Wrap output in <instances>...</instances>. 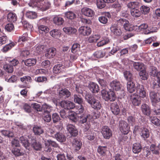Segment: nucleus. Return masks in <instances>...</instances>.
Here are the masks:
<instances>
[{
    "label": "nucleus",
    "instance_id": "obj_9",
    "mask_svg": "<svg viewBox=\"0 0 160 160\" xmlns=\"http://www.w3.org/2000/svg\"><path fill=\"white\" fill-rule=\"evenodd\" d=\"M27 137L28 138H30L32 137L31 134H28L25 136H22L20 137L19 138V140L22 145L26 149H28L30 145V143L28 142V140Z\"/></svg>",
    "mask_w": 160,
    "mask_h": 160
},
{
    "label": "nucleus",
    "instance_id": "obj_18",
    "mask_svg": "<svg viewBox=\"0 0 160 160\" xmlns=\"http://www.w3.org/2000/svg\"><path fill=\"white\" fill-rule=\"evenodd\" d=\"M65 66L61 64L55 65L53 68V72L56 74H58L64 71Z\"/></svg>",
    "mask_w": 160,
    "mask_h": 160
},
{
    "label": "nucleus",
    "instance_id": "obj_1",
    "mask_svg": "<svg viewBox=\"0 0 160 160\" xmlns=\"http://www.w3.org/2000/svg\"><path fill=\"white\" fill-rule=\"evenodd\" d=\"M85 98L92 108L96 111L101 109L102 108L101 102L95 98L92 95L87 93L85 95Z\"/></svg>",
    "mask_w": 160,
    "mask_h": 160
},
{
    "label": "nucleus",
    "instance_id": "obj_7",
    "mask_svg": "<svg viewBox=\"0 0 160 160\" xmlns=\"http://www.w3.org/2000/svg\"><path fill=\"white\" fill-rule=\"evenodd\" d=\"M119 126L121 132L124 134H127L130 131V128L126 122L121 120L119 121Z\"/></svg>",
    "mask_w": 160,
    "mask_h": 160
},
{
    "label": "nucleus",
    "instance_id": "obj_34",
    "mask_svg": "<svg viewBox=\"0 0 160 160\" xmlns=\"http://www.w3.org/2000/svg\"><path fill=\"white\" fill-rule=\"evenodd\" d=\"M8 20L11 22H15L17 20V16L16 14L13 12H9L7 15Z\"/></svg>",
    "mask_w": 160,
    "mask_h": 160
},
{
    "label": "nucleus",
    "instance_id": "obj_61",
    "mask_svg": "<svg viewBox=\"0 0 160 160\" xmlns=\"http://www.w3.org/2000/svg\"><path fill=\"white\" fill-rule=\"evenodd\" d=\"M109 42V39L108 38H106L98 42L97 43V45L98 47H101L108 43Z\"/></svg>",
    "mask_w": 160,
    "mask_h": 160
},
{
    "label": "nucleus",
    "instance_id": "obj_3",
    "mask_svg": "<svg viewBox=\"0 0 160 160\" xmlns=\"http://www.w3.org/2000/svg\"><path fill=\"white\" fill-rule=\"evenodd\" d=\"M33 5V6L42 11L48 9L50 6V3L46 0H35Z\"/></svg>",
    "mask_w": 160,
    "mask_h": 160
},
{
    "label": "nucleus",
    "instance_id": "obj_30",
    "mask_svg": "<svg viewBox=\"0 0 160 160\" xmlns=\"http://www.w3.org/2000/svg\"><path fill=\"white\" fill-rule=\"evenodd\" d=\"M33 131L34 134L37 135H40L44 133V130L41 127L37 125L33 127Z\"/></svg>",
    "mask_w": 160,
    "mask_h": 160
},
{
    "label": "nucleus",
    "instance_id": "obj_44",
    "mask_svg": "<svg viewBox=\"0 0 160 160\" xmlns=\"http://www.w3.org/2000/svg\"><path fill=\"white\" fill-rule=\"evenodd\" d=\"M131 13L133 17H138L141 15V12L139 8L131 9Z\"/></svg>",
    "mask_w": 160,
    "mask_h": 160
},
{
    "label": "nucleus",
    "instance_id": "obj_63",
    "mask_svg": "<svg viewBox=\"0 0 160 160\" xmlns=\"http://www.w3.org/2000/svg\"><path fill=\"white\" fill-rule=\"evenodd\" d=\"M141 11L144 14H147L150 11V8L145 6H142L140 8Z\"/></svg>",
    "mask_w": 160,
    "mask_h": 160
},
{
    "label": "nucleus",
    "instance_id": "obj_29",
    "mask_svg": "<svg viewBox=\"0 0 160 160\" xmlns=\"http://www.w3.org/2000/svg\"><path fill=\"white\" fill-rule=\"evenodd\" d=\"M54 137L56 139L60 142H63L66 140V137L62 133L57 132L54 134Z\"/></svg>",
    "mask_w": 160,
    "mask_h": 160
},
{
    "label": "nucleus",
    "instance_id": "obj_40",
    "mask_svg": "<svg viewBox=\"0 0 160 160\" xmlns=\"http://www.w3.org/2000/svg\"><path fill=\"white\" fill-rule=\"evenodd\" d=\"M63 30L65 33L68 34L74 33L77 31L76 29L70 27H65Z\"/></svg>",
    "mask_w": 160,
    "mask_h": 160
},
{
    "label": "nucleus",
    "instance_id": "obj_6",
    "mask_svg": "<svg viewBox=\"0 0 160 160\" xmlns=\"http://www.w3.org/2000/svg\"><path fill=\"white\" fill-rule=\"evenodd\" d=\"M149 97L152 105L160 103V94L154 91L150 92Z\"/></svg>",
    "mask_w": 160,
    "mask_h": 160
},
{
    "label": "nucleus",
    "instance_id": "obj_22",
    "mask_svg": "<svg viewBox=\"0 0 160 160\" xmlns=\"http://www.w3.org/2000/svg\"><path fill=\"white\" fill-rule=\"evenodd\" d=\"M88 87L90 90L94 93H98L99 90L98 85L94 82H90L88 85Z\"/></svg>",
    "mask_w": 160,
    "mask_h": 160
},
{
    "label": "nucleus",
    "instance_id": "obj_25",
    "mask_svg": "<svg viewBox=\"0 0 160 160\" xmlns=\"http://www.w3.org/2000/svg\"><path fill=\"white\" fill-rule=\"evenodd\" d=\"M142 111L143 113L146 115L149 116L151 113L150 108L146 104H143L141 106Z\"/></svg>",
    "mask_w": 160,
    "mask_h": 160
},
{
    "label": "nucleus",
    "instance_id": "obj_38",
    "mask_svg": "<svg viewBox=\"0 0 160 160\" xmlns=\"http://www.w3.org/2000/svg\"><path fill=\"white\" fill-rule=\"evenodd\" d=\"M51 108V106L45 103L42 105L41 111L43 112V113H50Z\"/></svg>",
    "mask_w": 160,
    "mask_h": 160
},
{
    "label": "nucleus",
    "instance_id": "obj_28",
    "mask_svg": "<svg viewBox=\"0 0 160 160\" xmlns=\"http://www.w3.org/2000/svg\"><path fill=\"white\" fill-rule=\"evenodd\" d=\"M38 31L39 33L43 34L46 33L49 31V29L48 27L43 24H38Z\"/></svg>",
    "mask_w": 160,
    "mask_h": 160
},
{
    "label": "nucleus",
    "instance_id": "obj_16",
    "mask_svg": "<svg viewBox=\"0 0 160 160\" xmlns=\"http://www.w3.org/2000/svg\"><path fill=\"white\" fill-rule=\"evenodd\" d=\"M110 108L111 111L114 114L118 115L119 113L120 109L117 102L112 103L110 106Z\"/></svg>",
    "mask_w": 160,
    "mask_h": 160
},
{
    "label": "nucleus",
    "instance_id": "obj_20",
    "mask_svg": "<svg viewBox=\"0 0 160 160\" xmlns=\"http://www.w3.org/2000/svg\"><path fill=\"white\" fill-rule=\"evenodd\" d=\"M141 132L140 135L141 137L145 140L148 138L150 135V133L149 130L145 127L141 128H140Z\"/></svg>",
    "mask_w": 160,
    "mask_h": 160
},
{
    "label": "nucleus",
    "instance_id": "obj_54",
    "mask_svg": "<svg viewBox=\"0 0 160 160\" xmlns=\"http://www.w3.org/2000/svg\"><path fill=\"white\" fill-rule=\"evenodd\" d=\"M150 150L153 154L158 155L159 154V149L157 146L152 144L150 146Z\"/></svg>",
    "mask_w": 160,
    "mask_h": 160
},
{
    "label": "nucleus",
    "instance_id": "obj_53",
    "mask_svg": "<svg viewBox=\"0 0 160 160\" xmlns=\"http://www.w3.org/2000/svg\"><path fill=\"white\" fill-rule=\"evenodd\" d=\"M26 15L28 18L31 19H34L37 17V14L34 12H27L26 13Z\"/></svg>",
    "mask_w": 160,
    "mask_h": 160
},
{
    "label": "nucleus",
    "instance_id": "obj_8",
    "mask_svg": "<svg viewBox=\"0 0 160 160\" xmlns=\"http://www.w3.org/2000/svg\"><path fill=\"white\" fill-rule=\"evenodd\" d=\"M136 95L140 98H144L146 96V92L142 85L137 84L135 87Z\"/></svg>",
    "mask_w": 160,
    "mask_h": 160
},
{
    "label": "nucleus",
    "instance_id": "obj_11",
    "mask_svg": "<svg viewBox=\"0 0 160 160\" xmlns=\"http://www.w3.org/2000/svg\"><path fill=\"white\" fill-rule=\"evenodd\" d=\"M78 31L79 34L84 36L89 35L92 32L91 29L89 27L85 26L80 27Z\"/></svg>",
    "mask_w": 160,
    "mask_h": 160
},
{
    "label": "nucleus",
    "instance_id": "obj_36",
    "mask_svg": "<svg viewBox=\"0 0 160 160\" xmlns=\"http://www.w3.org/2000/svg\"><path fill=\"white\" fill-rule=\"evenodd\" d=\"M95 2L97 8L99 9H102L106 6L105 0H95Z\"/></svg>",
    "mask_w": 160,
    "mask_h": 160
},
{
    "label": "nucleus",
    "instance_id": "obj_24",
    "mask_svg": "<svg viewBox=\"0 0 160 160\" xmlns=\"http://www.w3.org/2000/svg\"><path fill=\"white\" fill-rule=\"evenodd\" d=\"M36 59L34 58L27 59L25 60H23L22 61V63L24 62L25 66L28 67H31L35 65L36 63Z\"/></svg>",
    "mask_w": 160,
    "mask_h": 160
},
{
    "label": "nucleus",
    "instance_id": "obj_52",
    "mask_svg": "<svg viewBox=\"0 0 160 160\" xmlns=\"http://www.w3.org/2000/svg\"><path fill=\"white\" fill-rule=\"evenodd\" d=\"M80 45L78 43H75L72 45V48L71 52L75 53L80 50Z\"/></svg>",
    "mask_w": 160,
    "mask_h": 160
},
{
    "label": "nucleus",
    "instance_id": "obj_23",
    "mask_svg": "<svg viewBox=\"0 0 160 160\" xmlns=\"http://www.w3.org/2000/svg\"><path fill=\"white\" fill-rule=\"evenodd\" d=\"M110 86L113 90L116 91L119 90L121 87L119 82L117 80H114L111 82Z\"/></svg>",
    "mask_w": 160,
    "mask_h": 160
},
{
    "label": "nucleus",
    "instance_id": "obj_43",
    "mask_svg": "<svg viewBox=\"0 0 160 160\" xmlns=\"http://www.w3.org/2000/svg\"><path fill=\"white\" fill-rule=\"evenodd\" d=\"M100 38V36L98 34L92 35L88 39L89 42L90 43L95 42Z\"/></svg>",
    "mask_w": 160,
    "mask_h": 160
},
{
    "label": "nucleus",
    "instance_id": "obj_2",
    "mask_svg": "<svg viewBox=\"0 0 160 160\" xmlns=\"http://www.w3.org/2000/svg\"><path fill=\"white\" fill-rule=\"evenodd\" d=\"M151 68L150 75L156 77V79L153 83V88H159L160 87V72H158L157 69L156 67L152 66Z\"/></svg>",
    "mask_w": 160,
    "mask_h": 160
},
{
    "label": "nucleus",
    "instance_id": "obj_56",
    "mask_svg": "<svg viewBox=\"0 0 160 160\" xmlns=\"http://www.w3.org/2000/svg\"><path fill=\"white\" fill-rule=\"evenodd\" d=\"M74 108L75 111L74 112L76 113V114L81 115V114L83 112V107L82 105H81L80 107H74Z\"/></svg>",
    "mask_w": 160,
    "mask_h": 160
},
{
    "label": "nucleus",
    "instance_id": "obj_49",
    "mask_svg": "<svg viewBox=\"0 0 160 160\" xmlns=\"http://www.w3.org/2000/svg\"><path fill=\"white\" fill-rule=\"evenodd\" d=\"M124 75L128 82L132 81V75L129 71H125L124 72Z\"/></svg>",
    "mask_w": 160,
    "mask_h": 160
},
{
    "label": "nucleus",
    "instance_id": "obj_46",
    "mask_svg": "<svg viewBox=\"0 0 160 160\" xmlns=\"http://www.w3.org/2000/svg\"><path fill=\"white\" fill-rule=\"evenodd\" d=\"M74 102L76 103L81 105L83 102V99L81 96L79 94H75L74 96Z\"/></svg>",
    "mask_w": 160,
    "mask_h": 160
},
{
    "label": "nucleus",
    "instance_id": "obj_26",
    "mask_svg": "<svg viewBox=\"0 0 160 160\" xmlns=\"http://www.w3.org/2000/svg\"><path fill=\"white\" fill-rule=\"evenodd\" d=\"M142 149V147L141 144L139 143H134L132 147V151L135 153H138L141 152Z\"/></svg>",
    "mask_w": 160,
    "mask_h": 160
},
{
    "label": "nucleus",
    "instance_id": "obj_42",
    "mask_svg": "<svg viewBox=\"0 0 160 160\" xmlns=\"http://www.w3.org/2000/svg\"><path fill=\"white\" fill-rule=\"evenodd\" d=\"M15 45V44L14 42H12L4 46L2 50V51L3 52H6L10 50Z\"/></svg>",
    "mask_w": 160,
    "mask_h": 160
},
{
    "label": "nucleus",
    "instance_id": "obj_15",
    "mask_svg": "<svg viewBox=\"0 0 160 160\" xmlns=\"http://www.w3.org/2000/svg\"><path fill=\"white\" fill-rule=\"evenodd\" d=\"M30 145L34 150L37 151L40 150L42 148L41 143L34 138H31Z\"/></svg>",
    "mask_w": 160,
    "mask_h": 160
},
{
    "label": "nucleus",
    "instance_id": "obj_14",
    "mask_svg": "<svg viewBox=\"0 0 160 160\" xmlns=\"http://www.w3.org/2000/svg\"><path fill=\"white\" fill-rule=\"evenodd\" d=\"M67 130L72 136L76 137L78 134V132L75 127L73 125L69 124L67 126Z\"/></svg>",
    "mask_w": 160,
    "mask_h": 160
},
{
    "label": "nucleus",
    "instance_id": "obj_60",
    "mask_svg": "<svg viewBox=\"0 0 160 160\" xmlns=\"http://www.w3.org/2000/svg\"><path fill=\"white\" fill-rule=\"evenodd\" d=\"M42 117L44 121L46 122H49L51 120V117L50 113H43Z\"/></svg>",
    "mask_w": 160,
    "mask_h": 160
},
{
    "label": "nucleus",
    "instance_id": "obj_55",
    "mask_svg": "<svg viewBox=\"0 0 160 160\" xmlns=\"http://www.w3.org/2000/svg\"><path fill=\"white\" fill-rule=\"evenodd\" d=\"M28 38V34L27 33H24L22 36L19 37L18 42L22 43V42L27 40Z\"/></svg>",
    "mask_w": 160,
    "mask_h": 160
},
{
    "label": "nucleus",
    "instance_id": "obj_21",
    "mask_svg": "<svg viewBox=\"0 0 160 160\" xmlns=\"http://www.w3.org/2000/svg\"><path fill=\"white\" fill-rule=\"evenodd\" d=\"M132 64L134 68L138 71H140L145 68L144 65L141 62L132 61Z\"/></svg>",
    "mask_w": 160,
    "mask_h": 160
},
{
    "label": "nucleus",
    "instance_id": "obj_35",
    "mask_svg": "<svg viewBox=\"0 0 160 160\" xmlns=\"http://www.w3.org/2000/svg\"><path fill=\"white\" fill-rule=\"evenodd\" d=\"M105 52L104 50H100L96 51L93 54L94 58H100L103 57L105 55Z\"/></svg>",
    "mask_w": 160,
    "mask_h": 160
},
{
    "label": "nucleus",
    "instance_id": "obj_19",
    "mask_svg": "<svg viewBox=\"0 0 160 160\" xmlns=\"http://www.w3.org/2000/svg\"><path fill=\"white\" fill-rule=\"evenodd\" d=\"M71 95V92L68 89L66 88L61 90L59 94L60 98H62L65 99L69 97Z\"/></svg>",
    "mask_w": 160,
    "mask_h": 160
},
{
    "label": "nucleus",
    "instance_id": "obj_41",
    "mask_svg": "<svg viewBox=\"0 0 160 160\" xmlns=\"http://www.w3.org/2000/svg\"><path fill=\"white\" fill-rule=\"evenodd\" d=\"M54 23L58 25H61L63 23L64 21L63 18L58 16L55 17L53 19Z\"/></svg>",
    "mask_w": 160,
    "mask_h": 160
},
{
    "label": "nucleus",
    "instance_id": "obj_10",
    "mask_svg": "<svg viewBox=\"0 0 160 160\" xmlns=\"http://www.w3.org/2000/svg\"><path fill=\"white\" fill-rule=\"evenodd\" d=\"M82 14L88 17H92L95 14L94 11L91 8L84 7L81 9Z\"/></svg>",
    "mask_w": 160,
    "mask_h": 160
},
{
    "label": "nucleus",
    "instance_id": "obj_50",
    "mask_svg": "<svg viewBox=\"0 0 160 160\" xmlns=\"http://www.w3.org/2000/svg\"><path fill=\"white\" fill-rule=\"evenodd\" d=\"M50 34L53 38H58L60 34L59 30L57 29L52 30L50 32Z\"/></svg>",
    "mask_w": 160,
    "mask_h": 160
},
{
    "label": "nucleus",
    "instance_id": "obj_37",
    "mask_svg": "<svg viewBox=\"0 0 160 160\" xmlns=\"http://www.w3.org/2000/svg\"><path fill=\"white\" fill-rule=\"evenodd\" d=\"M56 49L54 48H50L49 49L46 56L48 58H53L56 54Z\"/></svg>",
    "mask_w": 160,
    "mask_h": 160
},
{
    "label": "nucleus",
    "instance_id": "obj_39",
    "mask_svg": "<svg viewBox=\"0 0 160 160\" xmlns=\"http://www.w3.org/2000/svg\"><path fill=\"white\" fill-rule=\"evenodd\" d=\"M139 76L141 79L142 80H147L148 77V74L144 69L141 70L139 73Z\"/></svg>",
    "mask_w": 160,
    "mask_h": 160
},
{
    "label": "nucleus",
    "instance_id": "obj_13",
    "mask_svg": "<svg viewBox=\"0 0 160 160\" xmlns=\"http://www.w3.org/2000/svg\"><path fill=\"white\" fill-rule=\"evenodd\" d=\"M131 99L132 104L135 106H139L141 103V98L136 94L134 93L131 95Z\"/></svg>",
    "mask_w": 160,
    "mask_h": 160
},
{
    "label": "nucleus",
    "instance_id": "obj_51",
    "mask_svg": "<svg viewBox=\"0 0 160 160\" xmlns=\"http://www.w3.org/2000/svg\"><path fill=\"white\" fill-rule=\"evenodd\" d=\"M65 17L68 19H73L76 18V15L72 11H68L65 13Z\"/></svg>",
    "mask_w": 160,
    "mask_h": 160
},
{
    "label": "nucleus",
    "instance_id": "obj_57",
    "mask_svg": "<svg viewBox=\"0 0 160 160\" xmlns=\"http://www.w3.org/2000/svg\"><path fill=\"white\" fill-rule=\"evenodd\" d=\"M1 132L3 135L8 137H12L14 135L13 133L9 131L2 130Z\"/></svg>",
    "mask_w": 160,
    "mask_h": 160
},
{
    "label": "nucleus",
    "instance_id": "obj_17",
    "mask_svg": "<svg viewBox=\"0 0 160 160\" xmlns=\"http://www.w3.org/2000/svg\"><path fill=\"white\" fill-rule=\"evenodd\" d=\"M110 30L114 35L117 36H119L122 34L121 30L118 28L116 24H112L110 27Z\"/></svg>",
    "mask_w": 160,
    "mask_h": 160
},
{
    "label": "nucleus",
    "instance_id": "obj_64",
    "mask_svg": "<svg viewBox=\"0 0 160 160\" xmlns=\"http://www.w3.org/2000/svg\"><path fill=\"white\" fill-rule=\"evenodd\" d=\"M99 21L102 23L106 24L108 22V19L106 16H101L98 18Z\"/></svg>",
    "mask_w": 160,
    "mask_h": 160
},
{
    "label": "nucleus",
    "instance_id": "obj_47",
    "mask_svg": "<svg viewBox=\"0 0 160 160\" xmlns=\"http://www.w3.org/2000/svg\"><path fill=\"white\" fill-rule=\"evenodd\" d=\"M152 106L154 107L152 110L154 114L156 115H160V103Z\"/></svg>",
    "mask_w": 160,
    "mask_h": 160
},
{
    "label": "nucleus",
    "instance_id": "obj_32",
    "mask_svg": "<svg viewBox=\"0 0 160 160\" xmlns=\"http://www.w3.org/2000/svg\"><path fill=\"white\" fill-rule=\"evenodd\" d=\"M107 146H99L97 148V152L101 156H104L106 155V152L107 151Z\"/></svg>",
    "mask_w": 160,
    "mask_h": 160
},
{
    "label": "nucleus",
    "instance_id": "obj_48",
    "mask_svg": "<svg viewBox=\"0 0 160 160\" xmlns=\"http://www.w3.org/2000/svg\"><path fill=\"white\" fill-rule=\"evenodd\" d=\"M89 116V115H84L83 114L82 115L78 116V120H79L80 123H81L86 122L87 121L88 118Z\"/></svg>",
    "mask_w": 160,
    "mask_h": 160
},
{
    "label": "nucleus",
    "instance_id": "obj_33",
    "mask_svg": "<svg viewBox=\"0 0 160 160\" xmlns=\"http://www.w3.org/2000/svg\"><path fill=\"white\" fill-rule=\"evenodd\" d=\"M141 3L138 2H132L129 3L128 5V7L131 9L134 8H139Z\"/></svg>",
    "mask_w": 160,
    "mask_h": 160
},
{
    "label": "nucleus",
    "instance_id": "obj_58",
    "mask_svg": "<svg viewBox=\"0 0 160 160\" xmlns=\"http://www.w3.org/2000/svg\"><path fill=\"white\" fill-rule=\"evenodd\" d=\"M12 152L16 156H22L23 154V153L20 152V149L17 148H13L12 150Z\"/></svg>",
    "mask_w": 160,
    "mask_h": 160
},
{
    "label": "nucleus",
    "instance_id": "obj_45",
    "mask_svg": "<svg viewBox=\"0 0 160 160\" xmlns=\"http://www.w3.org/2000/svg\"><path fill=\"white\" fill-rule=\"evenodd\" d=\"M45 146L48 145L51 146L54 148H58L59 147V145L55 142L51 140H48L45 141Z\"/></svg>",
    "mask_w": 160,
    "mask_h": 160
},
{
    "label": "nucleus",
    "instance_id": "obj_5",
    "mask_svg": "<svg viewBox=\"0 0 160 160\" xmlns=\"http://www.w3.org/2000/svg\"><path fill=\"white\" fill-rule=\"evenodd\" d=\"M100 132L104 138L109 139L112 136L111 130L107 126H103L101 129Z\"/></svg>",
    "mask_w": 160,
    "mask_h": 160
},
{
    "label": "nucleus",
    "instance_id": "obj_62",
    "mask_svg": "<svg viewBox=\"0 0 160 160\" xmlns=\"http://www.w3.org/2000/svg\"><path fill=\"white\" fill-rule=\"evenodd\" d=\"M20 81L24 83H27V82H31V78L28 76H25L20 78Z\"/></svg>",
    "mask_w": 160,
    "mask_h": 160
},
{
    "label": "nucleus",
    "instance_id": "obj_4",
    "mask_svg": "<svg viewBox=\"0 0 160 160\" xmlns=\"http://www.w3.org/2000/svg\"><path fill=\"white\" fill-rule=\"evenodd\" d=\"M101 94L103 98L107 101H114L116 99L115 93L112 91H107L104 89H103L101 91Z\"/></svg>",
    "mask_w": 160,
    "mask_h": 160
},
{
    "label": "nucleus",
    "instance_id": "obj_12",
    "mask_svg": "<svg viewBox=\"0 0 160 160\" xmlns=\"http://www.w3.org/2000/svg\"><path fill=\"white\" fill-rule=\"evenodd\" d=\"M60 105L62 107L67 109H73L75 107V104L69 101H62Z\"/></svg>",
    "mask_w": 160,
    "mask_h": 160
},
{
    "label": "nucleus",
    "instance_id": "obj_27",
    "mask_svg": "<svg viewBox=\"0 0 160 160\" xmlns=\"http://www.w3.org/2000/svg\"><path fill=\"white\" fill-rule=\"evenodd\" d=\"M82 143L78 139H75L72 143V146L76 151H78L81 148Z\"/></svg>",
    "mask_w": 160,
    "mask_h": 160
},
{
    "label": "nucleus",
    "instance_id": "obj_31",
    "mask_svg": "<svg viewBox=\"0 0 160 160\" xmlns=\"http://www.w3.org/2000/svg\"><path fill=\"white\" fill-rule=\"evenodd\" d=\"M135 83L132 81L127 82V90L130 93H132L135 91Z\"/></svg>",
    "mask_w": 160,
    "mask_h": 160
},
{
    "label": "nucleus",
    "instance_id": "obj_59",
    "mask_svg": "<svg viewBox=\"0 0 160 160\" xmlns=\"http://www.w3.org/2000/svg\"><path fill=\"white\" fill-rule=\"evenodd\" d=\"M3 68L8 73H12L13 71V67L11 65H4L3 66Z\"/></svg>",
    "mask_w": 160,
    "mask_h": 160
}]
</instances>
